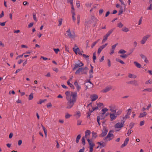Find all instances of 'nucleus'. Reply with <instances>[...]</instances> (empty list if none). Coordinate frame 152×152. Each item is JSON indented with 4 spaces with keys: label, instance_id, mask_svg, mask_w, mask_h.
<instances>
[{
    "label": "nucleus",
    "instance_id": "f257e3e1",
    "mask_svg": "<svg viewBox=\"0 0 152 152\" xmlns=\"http://www.w3.org/2000/svg\"><path fill=\"white\" fill-rule=\"evenodd\" d=\"M113 132V130H110L107 136L103 138L105 142H107L113 139L114 137V135L113 134L111 133Z\"/></svg>",
    "mask_w": 152,
    "mask_h": 152
},
{
    "label": "nucleus",
    "instance_id": "f03ea898",
    "mask_svg": "<svg viewBox=\"0 0 152 152\" xmlns=\"http://www.w3.org/2000/svg\"><path fill=\"white\" fill-rule=\"evenodd\" d=\"M66 99L68 102L67 103L66 108L70 109L73 107L74 103L76 102L72 100L71 98L68 99V97H67Z\"/></svg>",
    "mask_w": 152,
    "mask_h": 152
},
{
    "label": "nucleus",
    "instance_id": "7ed1b4c3",
    "mask_svg": "<svg viewBox=\"0 0 152 152\" xmlns=\"http://www.w3.org/2000/svg\"><path fill=\"white\" fill-rule=\"evenodd\" d=\"M65 35L70 38L73 39L75 38L76 36L74 32L73 31L71 32L69 28L66 31V33L65 34Z\"/></svg>",
    "mask_w": 152,
    "mask_h": 152
},
{
    "label": "nucleus",
    "instance_id": "20e7f679",
    "mask_svg": "<svg viewBox=\"0 0 152 152\" xmlns=\"http://www.w3.org/2000/svg\"><path fill=\"white\" fill-rule=\"evenodd\" d=\"M75 74L76 75H83L86 74L87 75V74L86 73L84 70L83 69V67L79 68L75 72Z\"/></svg>",
    "mask_w": 152,
    "mask_h": 152
},
{
    "label": "nucleus",
    "instance_id": "39448f33",
    "mask_svg": "<svg viewBox=\"0 0 152 152\" xmlns=\"http://www.w3.org/2000/svg\"><path fill=\"white\" fill-rule=\"evenodd\" d=\"M77 96L76 92H71L69 97H71V99L76 102Z\"/></svg>",
    "mask_w": 152,
    "mask_h": 152
},
{
    "label": "nucleus",
    "instance_id": "423d86ee",
    "mask_svg": "<svg viewBox=\"0 0 152 152\" xmlns=\"http://www.w3.org/2000/svg\"><path fill=\"white\" fill-rule=\"evenodd\" d=\"M87 140L89 145V148H93V147L95 145V144L92 141V139H90L89 138L87 139Z\"/></svg>",
    "mask_w": 152,
    "mask_h": 152
},
{
    "label": "nucleus",
    "instance_id": "0eeeda50",
    "mask_svg": "<svg viewBox=\"0 0 152 152\" xmlns=\"http://www.w3.org/2000/svg\"><path fill=\"white\" fill-rule=\"evenodd\" d=\"M84 64L81 62L80 61V62L78 64H75L74 67L72 68L73 70H75L76 68L82 66H83Z\"/></svg>",
    "mask_w": 152,
    "mask_h": 152
},
{
    "label": "nucleus",
    "instance_id": "6e6552de",
    "mask_svg": "<svg viewBox=\"0 0 152 152\" xmlns=\"http://www.w3.org/2000/svg\"><path fill=\"white\" fill-rule=\"evenodd\" d=\"M108 132V130L106 128H105L103 129L102 132L99 135V137H103L106 135Z\"/></svg>",
    "mask_w": 152,
    "mask_h": 152
},
{
    "label": "nucleus",
    "instance_id": "1a4fd4ad",
    "mask_svg": "<svg viewBox=\"0 0 152 152\" xmlns=\"http://www.w3.org/2000/svg\"><path fill=\"white\" fill-rule=\"evenodd\" d=\"M150 37V35H147L146 36H144L141 40L140 42L141 44H144L146 41Z\"/></svg>",
    "mask_w": 152,
    "mask_h": 152
},
{
    "label": "nucleus",
    "instance_id": "9d476101",
    "mask_svg": "<svg viewBox=\"0 0 152 152\" xmlns=\"http://www.w3.org/2000/svg\"><path fill=\"white\" fill-rule=\"evenodd\" d=\"M112 88V86H109L106 87L105 88L103 89L102 91L104 93H106L110 91Z\"/></svg>",
    "mask_w": 152,
    "mask_h": 152
},
{
    "label": "nucleus",
    "instance_id": "9b49d317",
    "mask_svg": "<svg viewBox=\"0 0 152 152\" xmlns=\"http://www.w3.org/2000/svg\"><path fill=\"white\" fill-rule=\"evenodd\" d=\"M115 29V28H112L107 33V34L104 36V38L107 39V38L108 36L113 32L114 30Z\"/></svg>",
    "mask_w": 152,
    "mask_h": 152
},
{
    "label": "nucleus",
    "instance_id": "f8f14e48",
    "mask_svg": "<svg viewBox=\"0 0 152 152\" xmlns=\"http://www.w3.org/2000/svg\"><path fill=\"white\" fill-rule=\"evenodd\" d=\"M110 118L111 121H113L115 120L117 117V116H116V115L115 114H114V113H110Z\"/></svg>",
    "mask_w": 152,
    "mask_h": 152
},
{
    "label": "nucleus",
    "instance_id": "ddd939ff",
    "mask_svg": "<svg viewBox=\"0 0 152 152\" xmlns=\"http://www.w3.org/2000/svg\"><path fill=\"white\" fill-rule=\"evenodd\" d=\"M129 140V138H127L124 141V143L121 146V148H123L127 144Z\"/></svg>",
    "mask_w": 152,
    "mask_h": 152
},
{
    "label": "nucleus",
    "instance_id": "4468645a",
    "mask_svg": "<svg viewBox=\"0 0 152 152\" xmlns=\"http://www.w3.org/2000/svg\"><path fill=\"white\" fill-rule=\"evenodd\" d=\"M91 101L92 102L94 101L98 98V96L96 94H93L90 97Z\"/></svg>",
    "mask_w": 152,
    "mask_h": 152
},
{
    "label": "nucleus",
    "instance_id": "2eb2a0df",
    "mask_svg": "<svg viewBox=\"0 0 152 152\" xmlns=\"http://www.w3.org/2000/svg\"><path fill=\"white\" fill-rule=\"evenodd\" d=\"M124 125L121 124V123H117L115 125V127L117 128H120L123 127Z\"/></svg>",
    "mask_w": 152,
    "mask_h": 152
},
{
    "label": "nucleus",
    "instance_id": "dca6fc26",
    "mask_svg": "<svg viewBox=\"0 0 152 152\" xmlns=\"http://www.w3.org/2000/svg\"><path fill=\"white\" fill-rule=\"evenodd\" d=\"M147 113L145 112H144L143 113H140V115L139 116V118H141L144 117L147 115Z\"/></svg>",
    "mask_w": 152,
    "mask_h": 152
},
{
    "label": "nucleus",
    "instance_id": "f3484780",
    "mask_svg": "<svg viewBox=\"0 0 152 152\" xmlns=\"http://www.w3.org/2000/svg\"><path fill=\"white\" fill-rule=\"evenodd\" d=\"M104 48V47H103V46L102 45L99 48L98 50V54H99L101 52L102 49H103Z\"/></svg>",
    "mask_w": 152,
    "mask_h": 152
},
{
    "label": "nucleus",
    "instance_id": "a211bd4d",
    "mask_svg": "<svg viewBox=\"0 0 152 152\" xmlns=\"http://www.w3.org/2000/svg\"><path fill=\"white\" fill-rule=\"evenodd\" d=\"M81 137V136L80 134H79L77 135L76 139V143H78L79 142V140L80 139Z\"/></svg>",
    "mask_w": 152,
    "mask_h": 152
},
{
    "label": "nucleus",
    "instance_id": "6ab92c4d",
    "mask_svg": "<svg viewBox=\"0 0 152 152\" xmlns=\"http://www.w3.org/2000/svg\"><path fill=\"white\" fill-rule=\"evenodd\" d=\"M134 64H135L136 65V66L138 68H141V65L138 63L136 61H134Z\"/></svg>",
    "mask_w": 152,
    "mask_h": 152
},
{
    "label": "nucleus",
    "instance_id": "aec40b11",
    "mask_svg": "<svg viewBox=\"0 0 152 152\" xmlns=\"http://www.w3.org/2000/svg\"><path fill=\"white\" fill-rule=\"evenodd\" d=\"M128 77L130 78H135L137 77V76L134 75H132L129 73L128 75Z\"/></svg>",
    "mask_w": 152,
    "mask_h": 152
},
{
    "label": "nucleus",
    "instance_id": "412c9836",
    "mask_svg": "<svg viewBox=\"0 0 152 152\" xmlns=\"http://www.w3.org/2000/svg\"><path fill=\"white\" fill-rule=\"evenodd\" d=\"M65 94L66 96V99H67V97L69 98H71V97H69V95L70 94V91H67L65 92Z\"/></svg>",
    "mask_w": 152,
    "mask_h": 152
},
{
    "label": "nucleus",
    "instance_id": "4be33fe9",
    "mask_svg": "<svg viewBox=\"0 0 152 152\" xmlns=\"http://www.w3.org/2000/svg\"><path fill=\"white\" fill-rule=\"evenodd\" d=\"M41 126L42 127V129L44 130V132L45 135V136L46 137L47 136V129L45 128L41 124Z\"/></svg>",
    "mask_w": 152,
    "mask_h": 152
},
{
    "label": "nucleus",
    "instance_id": "5701e85b",
    "mask_svg": "<svg viewBox=\"0 0 152 152\" xmlns=\"http://www.w3.org/2000/svg\"><path fill=\"white\" fill-rule=\"evenodd\" d=\"M91 20L94 21L96 23H97L98 21V20L94 16H92Z\"/></svg>",
    "mask_w": 152,
    "mask_h": 152
},
{
    "label": "nucleus",
    "instance_id": "b1692460",
    "mask_svg": "<svg viewBox=\"0 0 152 152\" xmlns=\"http://www.w3.org/2000/svg\"><path fill=\"white\" fill-rule=\"evenodd\" d=\"M67 83L68 85H69L71 88H72L73 89H75V87H74V86L73 85L71 84L70 83V82H69V81H67Z\"/></svg>",
    "mask_w": 152,
    "mask_h": 152
},
{
    "label": "nucleus",
    "instance_id": "393cba45",
    "mask_svg": "<svg viewBox=\"0 0 152 152\" xmlns=\"http://www.w3.org/2000/svg\"><path fill=\"white\" fill-rule=\"evenodd\" d=\"M146 91H147L149 92H151L152 91V88H146L142 90V91L145 92Z\"/></svg>",
    "mask_w": 152,
    "mask_h": 152
},
{
    "label": "nucleus",
    "instance_id": "a878e982",
    "mask_svg": "<svg viewBox=\"0 0 152 152\" xmlns=\"http://www.w3.org/2000/svg\"><path fill=\"white\" fill-rule=\"evenodd\" d=\"M92 137H94L95 138H96L97 137V133L96 132L93 131L92 132Z\"/></svg>",
    "mask_w": 152,
    "mask_h": 152
},
{
    "label": "nucleus",
    "instance_id": "bb28decb",
    "mask_svg": "<svg viewBox=\"0 0 152 152\" xmlns=\"http://www.w3.org/2000/svg\"><path fill=\"white\" fill-rule=\"evenodd\" d=\"M82 144L84 146L86 144V141L84 137H83L81 139Z\"/></svg>",
    "mask_w": 152,
    "mask_h": 152
},
{
    "label": "nucleus",
    "instance_id": "cd10ccee",
    "mask_svg": "<svg viewBox=\"0 0 152 152\" xmlns=\"http://www.w3.org/2000/svg\"><path fill=\"white\" fill-rule=\"evenodd\" d=\"M122 110H119L118 111L116 112V113H115V114L116 115V116L117 115H119L121 114L122 112Z\"/></svg>",
    "mask_w": 152,
    "mask_h": 152
},
{
    "label": "nucleus",
    "instance_id": "c85d7f7f",
    "mask_svg": "<svg viewBox=\"0 0 152 152\" xmlns=\"http://www.w3.org/2000/svg\"><path fill=\"white\" fill-rule=\"evenodd\" d=\"M71 12L72 14V18L73 19V20L75 22L76 20V19L75 18V12L74 11H71Z\"/></svg>",
    "mask_w": 152,
    "mask_h": 152
},
{
    "label": "nucleus",
    "instance_id": "c756f323",
    "mask_svg": "<svg viewBox=\"0 0 152 152\" xmlns=\"http://www.w3.org/2000/svg\"><path fill=\"white\" fill-rule=\"evenodd\" d=\"M125 32H127L129 30V29L126 27H124L121 30Z\"/></svg>",
    "mask_w": 152,
    "mask_h": 152
},
{
    "label": "nucleus",
    "instance_id": "7c9ffc66",
    "mask_svg": "<svg viewBox=\"0 0 152 152\" xmlns=\"http://www.w3.org/2000/svg\"><path fill=\"white\" fill-rule=\"evenodd\" d=\"M73 50L74 52L76 54H77V52L78 51H79V48L78 47H77V48H73Z\"/></svg>",
    "mask_w": 152,
    "mask_h": 152
},
{
    "label": "nucleus",
    "instance_id": "2f4dec72",
    "mask_svg": "<svg viewBox=\"0 0 152 152\" xmlns=\"http://www.w3.org/2000/svg\"><path fill=\"white\" fill-rule=\"evenodd\" d=\"M46 99H40L39 102H37L38 104H41L42 103L44 102L45 101H46Z\"/></svg>",
    "mask_w": 152,
    "mask_h": 152
},
{
    "label": "nucleus",
    "instance_id": "473e14b6",
    "mask_svg": "<svg viewBox=\"0 0 152 152\" xmlns=\"http://www.w3.org/2000/svg\"><path fill=\"white\" fill-rule=\"evenodd\" d=\"M108 109L107 108H105L102 110V111L103 113H102V115H104L107 111L108 110Z\"/></svg>",
    "mask_w": 152,
    "mask_h": 152
},
{
    "label": "nucleus",
    "instance_id": "72a5a7b5",
    "mask_svg": "<svg viewBox=\"0 0 152 152\" xmlns=\"http://www.w3.org/2000/svg\"><path fill=\"white\" fill-rule=\"evenodd\" d=\"M126 53V51L123 49H121L118 52V53L123 54Z\"/></svg>",
    "mask_w": 152,
    "mask_h": 152
},
{
    "label": "nucleus",
    "instance_id": "f704fd0d",
    "mask_svg": "<svg viewBox=\"0 0 152 152\" xmlns=\"http://www.w3.org/2000/svg\"><path fill=\"white\" fill-rule=\"evenodd\" d=\"M96 54L95 52L93 53V60L94 63L95 62V60L96 59Z\"/></svg>",
    "mask_w": 152,
    "mask_h": 152
},
{
    "label": "nucleus",
    "instance_id": "c9c22d12",
    "mask_svg": "<svg viewBox=\"0 0 152 152\" xmlns=\"http://www.w3.org/2000/svg\"><path fill=\"white\" fill-rule=\"evenodd\" d=\"M33 98V93H31L29 96L28 99L29 100H32Z\"/></svg>",
    "mask_w": 152,
    "mask_h": 152
},
{
    "label": "nucleus",
    "instance_id": "e433bc0d",
    "mask_svg": "<svg viewBox=\"0 0 152 152\" xmlns=\"http://www.w3.org/2000/svg\"><path fill=\"white\" fill-rule=\"evenodd\" d=\"M71 116V115L69 114L68 113H66L65 117L67 119L69 118Z\"/></svg>",
    "mask_w": 152,
    "mask_h": 152
},
{
    "label": "nucleus",
    "instance_id": "4c0bfd02",
    "mask_svg": "<svg viewBox=\"0 0 152 152\" xmlns=\"http://www.w3.org/2000/svg\"><path fill=\"white\" fill-rule=\"evenodd\" d=\"M91 134V131L90 130H87L85 132V134H87V135H90Z\"/></svg>",
    "mask_w": 152,
    "mask_h": 152
},
{
    "label": "nucleus",
    "instance_id": "58836bf2",
    "mask_svg": "<svg viewBox=\"0 0 152 152\" xmlns=\"http://www.w3.org/2000/svg\"><path fill=\"white\" fill-rule=\"evenodd\" d=\"M58 21L59 23V24L58 25V26H60L62 22V18H61L59 20H58Z\"/></svg>",
    "mask_w": 152,
    "mask_h": 152
},
{
    "label": "nucleus",
    "instance_id": "ea45409f",
    "mask_svg": "<svg viewBox=\"0 0 152 152\" xmlns=\"http://www.w3.org/2000/svg\"><path fill=\"white\" fill-rule=\"evenodd\" d=\"M123 26V24L121 23L120 22L118 23L117 24V26L120 28H121Z\"/></svg>",
    "mask_w": 152,
    "mask_h": 152
},
{
    "label": "nucleus",
    "instance_id": "a19ab883",
    "mask_svg": "<svg viewBox=\"0 0 152 152\" xmlns=\"http://www.w3.org/2000/svg\"><path fill=\"white\" fill-rule=\"evenodd\" d=\"M123 9L122 7H121V8H120V10L119 11V13H118V15H120L121 14H122L123 13Z\"/></svg>",
    "mask_w": 152,
    "mask_h": 152
},
{
    "label": "nucleus",
    "instance_id": "79ce46f5",
    "mask_svg": "<svg viewBox=\"0 0 152 152\" xmlns=\"http://www.w3.org/2000/svg\"><path fill=\"white\" fill-rule=\"evenodd\" d=\"M133 84L135 86H138V84L137 83V80H134V81H133Z\"/></svg>",
    "mask_w": 152,
    "mask_h": 152
},
{
    "label": "nucleus",
    "instance_id": "37998d69",
    "mask_svg": "<svg viewBox=\"0 0 152 152\" xmlns=\"http://www.w3.org/2000/svg\"><path fill=\"white\" fill-rule=\"evenodd\" d=\"M33 17L34 20L36 21H37V19L36 16V14L35 13H33Z\"/></svg>",
    "mask_w": 152,
    "mask_h": 152
},
{
    "label": "nucleus",
    "instance_id": "c03bdc74",
    "mask_svg": "<svg viewBox=\"0 0 152 152\" xmlns=\"http://www.w3.org/2000/svg\"><path fill=\"white\" fill-rule=\"evenodd\" d=\"M134 123L133 122L131 123L130 124L129 126L130 127V129H132L134 126Z\"/></svg>",
    "mask_w": 152,
    "mask_h": 152
},
{
    "label": "nucleus",
    "instance_id": "a18cd8bd",
    "mask_svg": "<svg viewBox=\"0 0 152 152\" xmlns=\"http://www.w3.org/2000/svg\"><path fill=\"white\" fill-rule=\"evenodd\" d=\"M128 112L126 114V115H127V116H128V115H129L130 113H131V110L130 109H129L127 110Z\"/></svg>",
    "mask_w": 152,
    "mask_h": 152
},
{
    "label": "nucleus",
    "instance_id": "49530a36",
    "mask_svg": "<svg viewBox=\"0 0 152 152\" xmlns=\"http://www.w3.org/2000/svg\"><path fill=\"white\" fill-rule=\"evenodd\" d=\"M77 89V91H79L81 88L80 86L78 85L75 86Z\"/></svg>",
    "mask_w": 152,
    "mask_h": 152
},
{
    "label": "nucleus",
    "instance_id": "de8ad7c7",
    "mask_svg": "<svg viewBox=\"0 0 152 152\" xmlns=\"http://www.w3.org/2000/svg\"><path fill=\"white\" fill-rule=\"evenodd\" d=\"M145 83L146 84H151L152 83V82L151 81V80L150 79V80H149L148 81H146L145 82Z\"/></svg>",
    "mask_w": 152,
    "mask_h": 152
},
{
    "label": "nucleus",
    "instance_id": "09e8293b",
    "mask_svg": "<svg viewBox=\"0 0 152 152\" xmlns=\"http://www.w3.org/2000/svg\"><path fill=\"white\" fill-rule=\"evenodd\" d=\"M53 50L56 53H57L58 52L60 51V50L58 48L55 49L54 48L53 49Z\"/></svg>",
    "mask_w": 152,
    "mask_h": 152
},
{
    "label": "nucleus",
    "instance_id": "8fccbe9b",
    "mask_svg": "<svg viewBox=\"0 0 152 152\" xmlns=\"http://www.w3.org/2000/svg\"><path fill=\"white\" fill-rule=\"evenodd\" d=\"M83 69L84 71L86 72V73L87 74L88 71V68L87 66H86L85 67H83Z\"/></svg>",
    "mask_w": 152,
    "mask_h": 152
},
{
    "label": "nucleus",
    "instance_id": "3c124183",
    "mask_svg": "<svg viewBox=\"0 0 152 152\" xmlns=\"http://www.w3.org/2000/svg\"><path fill=\"white\" fill-rule=\"evenodd\" d=\"M118 43H116L113 45L112 47V49L114 50L116 46L118 45Z\"/></svg>",
    "mask_w": 152,
    "mask_h": 152
},
{
    "label": "nucleus",
    "instance_id": "603ef678",
    "mask_svg": "<svg viewBox=\"0 0 152 152\" xmlns=\"http://www.w3.org/2000/svg\"><path fill=\"white\" fill-rule=\"evenodd\" d=\"M24 54V53H23V54L22 55H19L18 56H17V57L16 58V59H18V58H21L23 56V55Z\"/></svg>",
    "mask_w": 152,
    "mask_h": 152
},
{
    "label": "nucleus",
    "instance_id": "864d4df0",
    "mask_svg": "<svg viewBox=\"0 0 152 152\" xmlns=\"http://www.w3.org/2000/svg\"><path fill=\"white\" fill-rule=\"evenodd\" d=\"M82 122V121L80 120H78L77 122V125H81Z\"/></svg>",
    "mask_w": 152,
    "mask_h": 152
},
{
    "label": "nucleus",
    "instance_id": "5fc2aeb1",
    "mask_svg": "<svg viewBox=\"0 0 152 152\" xmlns=\"http://www.w3.org/2000/svg\"><path fill=\"white\" fill-rule=\"evenodd\" d=\"M140 56L142 59H144L146 58V56L142 54H140Z\"/></svg>",
    "mask_w": 152,
    "mask_h": 152
},
{
    "label": "nucleus",
    "instance_id": "6e6d98bb",
    "mask_svg": "<svg viewBox=\"0 0 152 152\" xmlns=\"http://www.w3.org/2000/svg\"><path fill=\"white\" fill-rule=\"evenodd\" d=\"M85 148L83 147L82 149H80L79 150V151L77 152H84V151Z\"/></svg>",
    "mask_w": 152,
    "mask_h": 152
},
{
    "label": "nucleus",
    "instance_id": "4d7b16f0",
    "mask_svg": "<svg viewBox=\"0 0 152 152\" xmlns=\"http://www.w3.org/2000/svg\"><path fill=\"white\" fill-rule=\"evenodd\" d=\"M104 10L103 9H100L99 11V14L100 15H101L102 13L103 12Z\"/></svg>",
    "mask_w": 152,
    "mask_h": 152
},
{
    "label": "nucleus",
    "instance_id": "13d9d810",
    "mask_svg": "<svg viewBox=\"0 0 152 152\" xmlns=\"http://www.w3.org/2000/svg\"><path fill=\"white\" fill-rule=\"evenodd\" d=\"M120 56L123 58H125L127 57V56L126 54L124 55H120Z\"/></svg>",
    "mask_w": 152,
    "mask_h": 152
},
{
    "label": "nucleus",
    "instance_id": "bf43d9fd",
    "mask_svg": "<svg viewBox=\"0 0 152 152\" xmlns=\"http://www.w3.org/2000/svg\"><path fill=\"white\" fill-rule=\"evenodd\" d=\"M87 114H88L87 115V118H90V116L91 115V113L89 111L87 113Z\"/></svg>",
    "mask_w": 152,
    "mask_h": 152
},
{
    "label": "nucleus",
    "instance_id": "052dcab7",
    "mask_svg": "<svg viewBox=\"0 0 152 152\" xmlns=\"http://www.w3.org/2000/svg\"><path fill=\"white\" fill-rule=\"evenodd\" d=\"M110 110L112 112L114 113V114H115V113H116V110H114L113 109L111 108L110 109Z\"/></svg>",
    "mask_w": 152,
    "mask_h": 152
},
{
    "label": "nucleus",
    "instance_id": "680f3d73",
    "mask_svg": "<svg viewBox=\"0 0 152 152\" xmlns=\"http://www.w3.org/2000/svg\"><path fill=\"white\" fill-rule=\"evenodd\" d=\"M108 66L109 67H110L111 66L110 61L109 59H108Z\"/></svg>",
    "mask_w": 152,
    "mask_h": 152
},
{
    "label": "nucleus",
    "instance_id": "e2e57ef3",
    "mask_svg": "<svg viewBox=\"0 0 152 152\" xmlns=\"http://www.w3.org/2000/svg\"><path fill=\"white\" fill-rule=\"evenodd\" d=\"M4 12L3 11H2L1 14L0 15V18H2L4 16Z\"/></svg>",
    "mask_w": 152,
    "mask_h": 152
},
{
    "label": "nucleus",
    "instance_id": "0e129e2a",
    "mask_svg": "<svg viewBox=\"0 0 152 152\" xmlns=\"http://www.w3.org/2000/svg\"><path fill=\"white\" fill-rule=\"evenodd\" d=\"M34 24V23H30L28 25V28H30L32 27Z\"/></svg>",
    "mask_w": 152,
    "mask_h": 152
},
{
    "label": "nucleus",
    "instance_id": "69168bd1",
    "mask_svg": "<svg viewBox=\"0 0 152 152\" xmlns=\"http://www.w3.org/2000/svg\"><path fill=\"white\" fill-rule=\"evenodd\" d=\"M104 115H102H102H100V118L101 120H102V119H104V118H105V117H104Z\"/></svg>",
    "mask_w": 152,
    "mask_h": 152
},
{
    "label": "nucleus",
    "instance_id": "338daca9",
    "mask_svg": "<svg viewBox=\"0 0 152 152\" xmlns=\"http://www.w3.org/2000/svg\"><path fill=\"white\" fill-rule=\"evenodd\" d=\"M52 106V104L50 102L47 104V107H51Z\"/></svg>",
    "mask_w": 152,
    "mask_h": 152
},
{
    "label": "nucleus",
    "instance_id": "774afa93",
    "mask_svg": "<svg viewBox=\"0 0 152 152\" xmlns=\"http://www.w3.org/2000/svg\"><path fill=\"white\" fill-rule=\"evenodd\" d=\"M96 42H94L92 44V45H91V48H93L96 45Z\"/></svg>",
    "mask_w": 152,
    "mask_h": 152
}]
</instances>
